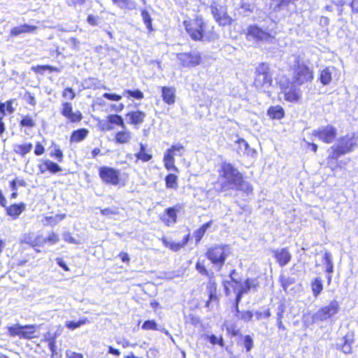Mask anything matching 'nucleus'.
<instances>
[{
	"label": "nucleus",
	"instance_id": "obj_45",
	"mask_svg": "<svg viewBox=\"0 0 358 358\" xmlns=\"http://www.w3.org/2000/svg\"><path fill=\"white\" fill-rule=\"evenodd\" d=\"M196 269L197 271H199L201 274L206 275V276H210V273L207 271L206 268L204 261H200L198 260V262L196 264Z\"/></svg>",
	"mask_w": 358,
	"mask_h": 358
},
{
	"label": "nucleus",
	"instance_id": "obj_48",
	"mask_svg": "<svg viewBox=\"0 0 358 358\" xmlns=\"http://www.w3.org/2000/svg\"><path fill=\"white\" fill-rule=\"evenodd\" d=\"M144 330H158L157 324L154 320H146L142 325Z\"/></svg>",
	"mask_w": 358,
	"mask_h": 358
},
{
	"label": "nucleus",
	"instance_id": "obj_6",
	"mask_svg": "<svg viewBox=\"0 0 358 358\" xmlns=\"http://www.w3.org/2000/svg\"><path fill=\"white\" fill-rule=\"evenodd\" d=\"M185 30L194 41H201L204 38V31L206 27L203 19L197 16L195 19L189 21H184Z\"/></svg>",
	"mask_w": 358,
	"mask_h": 358
},
{
	"label": "nucleus",
	"instance_id": "obj_21",
	"mask_svg": "<svg viewBox=\"0 0 358 358\" xmlns=\"http://www.w3.org/2000/svg\"><path fill=\"white\" fill-rule=\"evenodd\" d=\"M25 204L23 203L20 204H13L9 207H6V212L8 215L16 219L25 210Z\"/></svg>",
	"mask_w": 358,
	"mask_h": 358
},
{
	"label": "nucleus",
	"instance_id": "obj_58",
	"mask_svg": "<svg viewBox=\"0 0 358 358\" xmlns=\"http://www.w3.org/2000/svg\"><path fill=\"white\" fill-rule=\"evenodd\" d=\"M103 96L112 101H120L122 99V96L115 94L104 93Z\"/></svg>",
	"mask_w": 358,
	"mask_h": 358
},
{
	"label": "nucleus",
	"instance_id": "obj_12",
	"mask_svg": "<svg viewBox=\"0 0 358 358\" xmlns=\"http://www.w3.org/2000/svg\"><path fill=\"white\" fill-rule=\"evenodd\" d=\"M99 177L106 184L117 185L120 182V171L111 167L102 166L99 170Z\"/></svg>",
	"mask_w": 358,
	"mask_h": 358
},
{
	"label": "nucleus",
	"instance_id": "obj_7",
	"mask_svg": "<svg viewBox=\"0 0 358 358\" xmlns=\"http://www.w3.org/2000/svg\"><path fill=\"white\" fill-rule=\"evenodd\" d=\"M279 85L285 101L296 103L301 99L302 92L294 83H290L287 80H280Z\"/></svg>",
	"mask_w": 358,
	"mask_h": 358
},
{
	"label": "nucleus",
	"instance_id": "obj_20",
	"mask_svg": "<svg viewBox=\"0 0 358 358\" xmlns=\"http://www.w3.org/2000/svg\"><path fill=\"white\" fill-rule=\"evenodd\" d=\"M336 69L333 66L326 67L322 69L320 74V80L324 85H329L332 80V76Z\"/></svg>",
	"mask_w": 358,
	"mask_h": 358
},
{
	"label": "nucleus",
	"instance_id": "obj_63",
	"mask_svg": "<svg viewBox=\"0 0 358 358\" xmlns=\"http://www.w3.org/2000/svg\"><path fill=\"white\" fill-rule=\"evenodd\" d=\"M87 20V22L90 24H91L92 26H95V25L98 24L99 17L98 16H94V15H88Z\"/></svg>",
	"mask_w": 358,
	"mask_h": 358
},
{
	"label": "nucleus",
	"instance_id": "obj_16",
	"mask_svg": "<svg viewBox=\"0 0 358 358\" xmlns=\"http://www.w3.org/2000/svg\"><path fill=\"white\" fill-rule=\"evenodd\" d=\"M274 257L280 266L287 265L291 259V254L287 248H282L273 251Z\"/></svg>",
	"mask_w": 358,
	"mask_h": 358
},
{
	"label": "nucleus",
	"instance_id": "obj_60",
	"mask_svg": "<svg viewBox=\"0 0 358 358\" xmlns=\"http://www.w3.org/2000/svg\"><path fill=\"white\" fill-rule=\"evenodd\" d=\"M174 156H175V155L171 152V150L168 149L166 151V152L164 153V159L163 160H164V162L175 161Z\"/></svg>",
	"mask_w": 358,
	"mask_h": 358
},
{
	"label": "nucleus",
	"instance_id": "obj_28",
	"mask_svg": "<svg viewBox=\"0 0 358 358\" xmlns=\"http://www.w3.org/2000/svg\"><path fill=\"white\" fill-rule=\"evenodd\" d=\"M113 3L122 9L134 10L136 8V3L133 0H112Z\"/></svg>",
	"mask_w": 358,
	"mask_h": 358
},
{
	"label": "nucleus",
	"instance_id": "obj_26",
	"mask_svg": "<svg viewBox=\"0 0 358 358\" xmlns=\"http://www.w3.org/2000/svg\"><path fill=\"white\" fill-rule=\"evenodd\" d=\"M136 157V162L141 160L143 162H146L150 161L152 156V155L146 150L145 145L143 143L140 144V151L135 155Z\"/></svg>",
	"mask_w": 358,
	"mask_h": 358
},
{
	"label": "nucleus",
	"instance_id": "obj_15",
	"mask_svg": "<svg viewBox=\"0 0 358 358\" xmlns=\"http://www.w3.org/2000/svg\"><path fill=\"white\" fill-rule=\"evenodd\" d=\"M259 285L257 279H248L243 284L240 285L236 295V306L240 302L243 294L248 292L251 289H255Z\"/></svg>",
	"mask_w": 358,
	"mask_h": 358
},
{
	"label": "nucleus",
	"instance_id": "obj_22",
	"mask_svg": "<svg viewBox=\"0 0 358 358\" xmlns=\"http://www.w3.org/2000/svg\"><path fill=\"white\" fill-rule=\"evenodd\" d=\"M177 215L174 208H169L166 209V213L162 215L161 220L165 223L166 226H170L171 224L176 222Z\"/></svg>",
	"mask_w": 358,
	"mask_h": 358
},
{
	"label": "nucleus",
	"instance_id": "obj_5",
	"mask_svg": "<svg viewBox=\"0 0 358 358\" xmlns=\"http://www.w3.org/2000/svg\"><path fill=\"white\" fill-rule=\"evenodd\" d=\"M293 83L302 85L311 82L313 79V71L303 62L296 61L293 66Z\"/></svg>",
	"mask_w": 358,
	"mask_h": 358
},
{
	"label": "nucleus",
	"instance_id": "obj_3",
	"mask_svg": "<svg viewBox=\"0 0 358 358\" xmlns=\"http://www.w3.org/2000/svg\"><path fill=\"white\" fill-rule=\"evenodd\" d=\"M256 76L254 85L259 91L266 92L271 87L273 80L269 65L266 63H262L256 68Z\"/></svg>",
	"mask_w": 358,
	"mask_h": 358
},
{
	"label": "nucleus",
	"instance_id": "obj_35",
	"mask_svg": "<svg viewBox=\"0 0 358 358\" xmlns=\"http://www.w3.org/2000/svg\"><path fill=\"white\" fill-rule=\"evenodd\" d=\"M237 186L234 190H241L246 192L247 194L251 193L253 190L252 185L245 181L243 178V176H241V180L238 182Z\"/></svg>",
	"mask_w": 358,
	"mask_h": 358
},
{
	"label": "nucleus",
	"instance_id": "obj_64",
	"mask_svg": "<svg viewBox=\"0 0 358 358\" xmlns=\"http://www.w3.org/2000/svg\"><path fill=\"white\" fill-rule=\"evenodd\" d=\"M63 239L70 243H76L75 238L71 235L69 232H65L62 234Z\"/></svg>",
	"mask_w": 358,
	"mask_h": 358
},
{
	"label": "nucleus",
	"instance_id": "obj_9",
	"mask_svg": "<svg viewBox=\"0 0 358 358\" xmlns=\"http://www.w3.org/2000/svg\"><path fill=\"white\" fill-rule=\"evenodd\" d=\"M246 36L248 40H254L256 42L271 43L274 38L271 31H266L256 24L250 25L246 29Z\"/></svg>",
	"mask_w": 358,
	"mask_h": 358
},
{
	"label": "nucleus",
	"instance_id": "obj_34",
	"mask_svg": "<svg viewBox=\"0 0 358 358\" xmlns=\"http://www.w3.org/2000/svg\"><path fill=\"white\" fill-rule=\"evenodd\" d=\"M36 325L22 326V338L30 339L34 337Z\"/></svg>",
	"mask_w": 358,
	"mask_h": 358
},
{
	"label": "nucleus",
	"instance_id": "obj_31",
	"mask_svg": "<svg viewBox=\"0 0 358 358\" xmlns=\"http://www.w3.org/2000/svg\"><path fill=\"white\" fill-rule=\"evenodd\" d=\"M88 130L86 129H80L74 131L71 136V142H80L84 140L88 134Z\"/></svg>",
	"mask_w": 358,
	"mask_h": 358
},
{
	"label": "nucleus",
	"instance_id": "obj_24",
	"mask_svg": "<svg viewBox=\"0 0 358 358\" xmlns=\"http://www.w3.org/2000/svg\"><path fill=\"white\" fill-rule=\"evenodd\" d=\"M115 141L118 143L124 144L129 143L131 139V133L129 130L123 129L118 131L115 135Z\"/></svg>",
	"mask_w": 358,
	"mask_h": 358
},
{
	"label": "nucleus",
	"instance_id": "obj_53",
	"mask_svg": "<svg viewBox=\"0 0 358 358\" xmlns=\"http://www.w3.org/2000/svg\"><path fill=\"white\" fill-rule=\"evenodd\" d=\"M75 96L76 94L71 87L66 88L62 94V96L64 98L69 99L70 100H73L75 98Z\"/></svg>",
	"mask_w": 358,
	"mask_h": 358
},
{
	"label": "nucleus",
	"instance_id": "obj_59",
	"mask_svg": "<svg viewBox=\"0 0 358 358\" xmlns=\"http://www.w3.org/2000/svg\"><path fill=\"white\" fill-rule=\"evenodd\" d=\"M209 341L213 345L218 343L220 345L223 346V339L222 337L218 339L215 335H211L209 336Z\"/></svg>",
	"mask_w": 358,
	"mask_h": 358
},
{
	"label": "nucleus",
	"instance_id": "obj_47",
	"mask_svg": "<svg viewBox=\"0 0 358 358\" xmlns=\"http://www.w3.org/2000/svg\"><path fill=\"white\" fill-rule=\"evenodd\" d=\"M8 332L10 335L15 336H18L22 337V326L16 324L13 327H8Z\"/></svg>",
	"mask_w": 358,
	"mask_h": 358
},
{
	"label": "nucleus",
	"instance_id": "obj_39",
	"mask_svg": "<svg viewBox=\"0 0 358 358\" xmlns=\"http://www.w3.org/2000/svg\"><path fill=\"white\" fill-rule=\"evenodd\" d=\"M20 126L32 128L35 127V120L29 115H24L22 117L20 122Z\"/></svg>",
	"mask_w": 358,
	"mask_h": 358
},
{
	"label": "nucleus",
	"instance_id": "obj_54",
	"mask_svg": "<svg viewBox=\"0 0 358 358\" xmlns=\"http://www.w3.org/2000/svg\"><path fill=\"white\" fill-rule=\"evenodd\" d=\"M294 282V280L293 278H282L281 279V284L282 287H283L284 290H287V289Z\"/></svg>",
	"mask_w": 358,
	"mask_h": 358
},
{
	"label": "nucleus",
	"instance_id": "obj_57",
	"mask_svg": "<svg viewBox=\"0 0 358 358\" xmlns=\"http://www.w3.org/2000/svg\"><path fill=\"white\" fill-rule=\"evenodd\" d=\"M164 162V166L168 171H175L176 172H178V169L175 166V161H167Z\"/></svg>",
	"mask_w": 358,
	"mask_h": 358
},
{
	"label": "nucleus",
	"instance_id": "obj_43",
	"mask_svg": "<svg viewBox=\"0 0 358 358\" xmlns=\"http://www.w3.org/2000/svg\"><path fill=\"white\" fill-rule=\"evenodd\" d=\"M141 16H142V18L143 20V22H144L146 27L149 30H152V18L150 17V15L148 13V12L147 10H141Z\"/></svg>",
	"mask_w": 358,
	"mask_h": 358
},
{
	"label": "nucleus",
	"instance_id": "obj_25",
	"mask_svg": "<svg viewBox=\"0 0 358 358\" xmlns=\"http://www.w3.org/2000/svg\"><path fill=\"white\" fill-rule=\"evenodd\" d=\"M267 114L273 119L280 120L284 117L285 112L282 107L280 106H271L268 108Z\"/></svg>",
	"mask_w": 358,
	"mask_h": 358
},
{
	"label": "nucleus",
	"instance_id": "obj_36",
	"mask_svg": "<svg viewBox=\"0 0 358 358\" xmlns=\"http://www.w3.org/2000/svg\"><path fill=\"white\" fill-rule=\"evenodd\" d=\"M166 187L169 189H176L178 188V177L172 173H169L165 178Z\"/></svg>",
	"mask_w": 358,
	"mask_h": 358
},
{
	"label": "nucleus",
	"instance_id": "obj_8",
	"mask_svg": "<svg viewBox=\"0 0 358 358\" xmlns=\"http://www.w3.org/2000/svg\"><path fill=\"white\" fill-rule=\"evenodd\" d=\"M339 309L338 302L336 300H332L327 306L322 307L313 315V322L325 321L336 315Z\"/></svg>",
	"mask_w": 358,
	"mask_h": 358
},
{
	"label": "nucleus",
	"instance_id": "obj_41",
	"mask_svg": "<svg viewBox=\"0 0 358 358\" xmlns=\"http://www.w3.org/2000/svg\"><path fill=\"white\" fill-rule=\"evenodd\" d=\"M124 96H127L128 97H134L136 99H142L144 97L143 93L138 90L131 91L130 90H124L123 92Z\"/></svg>",
	"mask_w": 358,
	"mask_h": 358
},
{
	"label": "nucleus",
	"instance_id": "obj_30",
	"mask_svg": "<svg viewBox=\"0 0 358 358\" xmlns=\"http://www.w3.org/2000/svg\"><path fill=\"white\" fill-rule=\"evenodd\" d=\"M322 263L326 267V271L327 273H332L334 272L332 255L329 252L326 251L324 253Z\"/></svg>",
	"mask_w": 358,
	"mask_h": 358
},
{
	"label": "nucleus",
	"instance_id": "obj_46",
	"mask_svg": "<svg viewBox=\"0 0 358 358\" xmlns=\"http://www.w3.org/2000/svg\"><path fill=\"white\" fill-rule=\"evenodd\" d=\"M87 320H80L78 322L69 321L66 322V327L69 329H75L86 323Z\"/></svg>",
	"mask_w": 358,
	"mask_h": 358
},
{
	"label": "nucleus",
	"instance_id": "obj_38",
	"mask_svg": "<svg viewBox=\"0 0 358 358\" xmlns=\"http://www.w3.org/2000/svg\"><path fill=\"white\" fill-rule=\"evenodd\" d=\"M162 241L165 247L170 248L174 252L178 251L180 248H182V244H180V243L171 241L165 238H163Z\"/></svg>",
	"mask_w": 358,
	"mask_h": 358
},
{
	"label": "nucleus",
	"instance_id": "obj_27",
	"mask_svg": "<svg viewBox=\"0 0 358 358\" xmlns=\"http://www.w3.org/2000/svg\"><path fill=\"white\" fill-rule=\"evenodd\" d=\"M313 296L317 298L323 290L322 280L320 278H314L310 284Z\"/></svg>",
	"mask_w": 358,
	"mask_h": 358
},
{
	"label": "nucleus",
	"instance_id": "obj_61",
	"mask_svg": "<svg viewBox=\"0 0 358 358\" xmlns=\"http://www.w3.org/2000/svg\"><path fill=\"white\" fill-rule=\"evenodd\" d=\"M66 355L67 358H83L82 354L73 352L70 350L66 351Z\"/></svg>",
	"mask_w": 358,
	"mask_h": 358
},
{
	"label": "nucleus",
	"instance_id": "obj_29",
	"mask_svg": "<svg viewBox=\"0 0 358 358\" xmlns=\"http://www.w3.org/2000/svg\"><path fill=\"white\" fill-rule=\"evenodd\" d=\"M207 287L209 292V301L216 300V283L214 280L213 273H210Z\"/></svg>",
	"mask_w": 358,
	"mask_h": 358
},
{
	"label": "nucleus",
	"instance_id": "obj_33",
	"mask_svg": "<svg viewBox=\"0 0 358 358\" xmlns=\"http://www.w3.org/2000/svg\"><path fill=\"white\" fill-rule=\"evenodd\" d=\"M212 224L213 222L209 221L208 222L203 224L199 229H198L194 232V236L195 237L196 243H199L201 241V239L204 236L208 229H209L211 227Z\"/></svg>",
	"mask_w": 358,
	"mask_h": 358
},
{
	"label": "nucleus",
	"instance_id": "obj_18",
	"mask_svg": "<svg viewBox=\"0 0 358 358\" xmlns=\"http://www.w3.org/2000/svg\"><path fill=\"white\" fill-rule=\"evenodd\" d=\"M108 123L103 125V129L111 130L113 127L110 124H115L125 129V124L123 118L119 115H110L107 117Z\"/></svg>",
	"mask_w": 358,
	"mask_h": 358
},
{
	"label": "nucleus",
	"instance_id": "obj_10",
	"mask_svg": "<svg viewBox=\"0 0 358 358\" xmlns=\"http://www.w3.org/2000/svg\"><path fill=\"white\" fill-rule=\"evenodd\" d=\"M312 135L325 143H331L336 137L337 130L331 125L322 126L313 130Z\"/></svg>",
	"mask_w": 358,
	"mask_h": 358
},
{
	"label": "nucleus",
	"instance_id": "obj_37",
	"mask_svg": "<svg viewBox=\"0 0 358 358\" xmlns=\"http://www.w3.org/2000/svg\"><path fill=\"white\" fill-rule=\"evenodd\" d=\"M236 312H237L236 317L238 319H241L245 322H249L250 320H252V318L253 317L252 312H251L250 310L240 312L238 310V304L237 305V306H236Z\"/></svg>",
	"mask_w": 358,
	"mask_h": 358
},
{
	"label": "nucleus",
	"instance_id": "obj_49",
	"mask_svg": "<svg viewBox=\"0 0 358 358\" xmlns=\"http://www.w3.org/2000/svg\"><path fill=\"white\" fill-rule=\"evenodd\" d=\"M65 217V215H57L55 217L50 216V217H46L45 220L49 222L51 225H55L59 222L62 220Z\"/></svg>",
	"mask_w": 358,
	"mask_h": 358
},
{
	"label": "nucleus",
	"instance_id": "obj_11",
	"mask_svg": "<svg viewBox=\"0 0 358 358\" xmlns=\"http://www.w3.org/2000/svg\"><path fill=\"white\" fill-rule=\"evenodd\" d=\"M210 8L213 17L220 25L227 26L231 24L232 19L228 15L227 8L224 6L213 3Z\"/></svg>",
	"mask_w": 358,
	"mask_h": 358
},
{
	"label": "nucleus",
	"instance_id": "obj_4",
	"mask_svg": "<svg viewBox=\"0 0 358 358\" xmlns=\"http://www.w3.org/2000/svg\"><path fill=\"white\" fill-rule=\"evenodd\" d=\"M229 255V247L227 245H215L209 248L206 252V257L218 270L222 268Z\"/></svg>",
	"mask_w": 358,
	"mask_h": 358
},
{
	"label": "nucleus",
	"instance_id": "obj_56",
	"mask_svg": "<svg viewBox=\"0 0 358 358\" xmlns=\"http://www.w3.org/2000/svg\"><path fill=\"white\" fill-rule=\"evenodd\" d=\"M117 210L116 208H106L104 209L101 210V213L104 216H110L113 215H117Z\"/></svg>",
	"mask_w": 358,
	"mask_h": 358
},
{
	"label": "nucleus",
	"instance_id": "obj_1",
	"mask_svg": "<svg viewBox=\"0 0 358 358\" xmlns=\"http://www.w3.org/2000/svg\"><path fill=\"white\" fill-rule=\"evenodd\" d=\"M217 185L220 186V191L226 192L234 190L238 182L241 180L242 174L231 164L223 162L218 171Z\"/></svg>",
	"mask_w": 358,
	"mask_h": 358
},
{
	"label": "nucleus",
	"instance_id": "obj_50",
	"mask_svg": "<svg viewBox=\"0 0 358 358\" xmlns=\"http://www.w3.org/2000/svg\"><path fill=\"white\" fill-rule=\"evenodd\" d=\"M170 150L175 155H179L181 156L185 150L184 146L182 145L180 143L173 145L171 148H169Z\"/></svg>",
	"mask_w": 358,
	"mask_h": 358
},
{
	"label": "nucleus",
	"instance_id": "obj_19",
	"mask_svg": "<svg viewBox=\"0 0 358 358\" xmlns=\"http://www.w3.org/2000/svg\"><path fill=\"white\" fill-rule=\"evenodd\" d=\"M162 96L163 101L167 104H173L176 99V89L171 87H162Z\"/></svg>",
	"mask_w": 358,
	"mask_h": 358
},
{
	"label": "nucleus",
	"instance_id": "obj_44",
	"mask_svg": "<svg viewBox=\"0 0 358 358\" xmlns=\"http://www.w3.org/2000/svg\"><path fill=\"white\" fill-rule=\"evenodd\" d=\"M237 143L238 145L239 152H241L243 154H249V145L247 141L243 138H240L237 141Z\"/></svg>",
	"mask_w": 358,
	"mask_h": 358
},
{
	"label": "nucleus",
	"instance_id": "obj_55",
	"mask_svg": "<svg viewBox=\"0 0 358 358\" xmlns=\"http://www.w3.org/2000/svg\"><path fill=\"white\" fill-rule=\"evenodd\" d=\"M244 346L246 348L247 352H249L253 346V341L250 336L247 335L244 338Z\"/></svg>",
	"mask_w": 358,
	"mask_h": 358
},
{
	"label": "nucleus",
	"instance_id": "obj_14",
	"mask_svg": "<svg viewBox=\"0 0 358 358\" xmlns=\"http://www.w3.org/2000/svg\"><path fill=\"white\" fill-rule=\"evenodd\" d=\"M62 115L69 119L71 122H80L82 120V113L79 110L73 112L71 103L65 102L62 103Z\"/></svg>",
	"mask_w": 358,
	"mask_h": 358
},
{
	"label": "nucleus",
	"instance_id": "obj_13",
	"mask_svg": "<svg viewBox=\"0 0 358 358\" xmlns=\"http://www.w3.org/2000/svg\"><path fill=\"white\" fill-rule=\"evenodd\" d=\"M176 57L183 67H194L201 62V55L195 51L178 53Z\"/></svg>",
	"mask_w": 358,
	"mask_h": 358
},
{
	"label": "nucleus",
	"instance_id": "obj_23",
	"mask_svg": "<svg viewBox=\"0 0 358 358\" xmlns=\"http://www.w3.org/2000/svg\"><path fill=\"white\" fill-rule=\"evenodd\" d=\"M36 27L35 26H31L27 24L13 27L10 31V34L12 36H18L21 34L24 33H30L36 30Z\"/></svg>",
	"mask_w": 358,
	"mask_h": 358
},
{
	"label": "nucleus",
	"instance_id": "obj_51",
	"mask_svg": "<svg viewBox=\"0 0 358 358\" xmlns=\"http://www.w3.org/2000/svg\"><path fill=\"white\" fill-rule=\"evenodd\" d=\"M256 319L260 320L262 318H268L271 316V312L269 309H266L264 311H256L255 313Z\"/></svg>",
	"mask_w": 358,
	"mask_h": 358
},
{
	"label": "nucleus",
	"instance_id": "obj_52",
	"mask_svg": "<svg viewBox=\"0 0 358 358\" xmlns=\"http://www.w3.org/2000/svg\"><path fill=\"white\" fill-rule=\"evenodd\" d=\"M59 236L57 234L52 232L45 239H44V242H49L50 244H55L59 241Z\"/></svg>",
	"mask_w": 358,
	"mask_h": 358
},
{
	"label": "nucleus",
	"instance_id": "obj_62",
	"mask_svg": "<svg viewBox=\"0 0 358 358\" xmlns=\"http://www.w3.org/2000/svg\"><path fill=\"white\" fill-rule=\"evenodd\" d=\"M342 351L345 354H350L352 351L351 344L345 339L344 344L341 347Z\"/></svg>",
	"mask_w": 358,
	"mask_h": 358
},
{
	"label": "nucleus",
	"instance_id": "obj_17",
	"mask_svg": "<svg viewBox=\"0 0 358 358\" xmlns=\"http://www.w3.org/2000/svg\"><path fill=\"white\" fill-rule=\"evenodd\" d=\"M145 117V113L140 110L131 111L126 115L128 123L135 126L141 124L144 122Z\"/></svg>",
	"mask_w": 358,
	"mask_h": 358
},
{
	"label": "nucleus",
	"instance_id": "obj_42",
	"mask_svg": "<svg viewBox=\"0 0 358 358\" xmlns=\"http://www.w3.org/2000/svg\"><path fill=\"white\" fill-rule=\"evenodd\" d=\"M32 69L36 73H43L45 70H49L50 72L55 71L59 72L60 69L49 65L44 66H37L36 67H33Z\"/></svg>",
	"mask_w": 358,
	"mask_h": 358
},
{
	"label": "nucleus",
	"instance_id": "obj_32",
	"mask_svg": "<svg viewBox=\"0 0 358 358\" xmlns=\"http://www.w3.org/2000/svg\"><path fill=\"white\" fill-rule=\"evenodd\" d=\"M32 149V144L31 143H25L23 145L15 144L13 145V151L22 156H24L29 153Z\"/></svg>",
	"mask_w": 358,
	"mask_h": 358
},
{
	"label": "nucleus",
	"instance_id": "obj_40",
	"mask_svg": "<svg viewBox=\"0 0 358 358\" xmlns=\"http://www.w3.org/2000/svg\"><path fill=\"white\" fill-rule=\"evenodd\" d=\"M45 169L52 173H56L62 171L61 167L56 163L47 160L45 162Z\"/></svg>",
	"mask_w": 358,
	"mask_h": 358
},
{
	"label": "nucleus",
	"instance_id": "obj_2",
	"mask_svg": "<svg viewBox=\"0 0 358 358\" xmlns=\"http://www.w3.org/2000/svg\"><path fill=\"white\" fill-rule=\"evenodd\" d=\"M357 146V139L353 134H347L341 138L337 143L329 148L328 150V160H336L341 155H343L353 150Z\"/></svg>",
	"mask_w": 358,
	"mask_h": 358
}]
</instances>
